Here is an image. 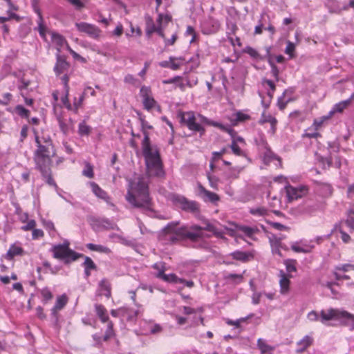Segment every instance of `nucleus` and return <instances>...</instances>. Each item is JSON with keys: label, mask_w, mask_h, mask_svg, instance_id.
I'll use <instances>...</instances> for the list:
<instances>
[{"label": "nucleus", "mask_w": 354, "mask_h": 354, "mask_svg": "<svg viewBox=\"0 0 354 354\" xmlns=\"http://www.w3.org/2000/svg\"><path fill=\"white\" fill-rule=\"evenodd\" d=\"M142 131L144 135L142 141V150L145 158L147 174L149 177H163L165 171L158 148L151 145L149 133L147 129H151V126L145 119L140 118Z\"/></svg>", "instance_id": "nucleus-1"}, {"label": "nucleus", "mask_w": 354, "mask_h": 354, "mask_svg": "<svg viewBox=\"0 0 354 354\" xmlns=\"http://www.w3.org/2000/svg\"><path fill=\"white\" fill-rule=\"evenodd\" d=\"M125 198L133 207L140 208L145 212L153 211L148 185L143 178L138 177L129 180Z\"/></svg>", "instance_id": "nucleus-2"}, {"label": "nucleus", "mask_w": 354, "mask_h": 354, "mask_svg": "<svg viewBox=\"0 0 354 354\" xmlns=\"http://www.w3.org/2000/svg\"><path fill=\"white\" fill-rule=\"evenodd\" d=\"M178 222H171L164 227L160 237L165 241L171 243H176L183 238H187L195 241L203 237V232H201V227L198 225H193L189 230L185 227H178Z\"/></svg>", "instance_id": "nucleus-3"}, {"label": "nucleus", "mask_w": 354, "mask_h": 354, "mask_svg": "<svg viewBox=\"0 0 354 354\" xmlns=\"http://www.w3.org/2000/svg\"><path fill=\"white\" fill-rule=\"evenodd\" d=\"M35 141L37 145V149L34 153L36 167L51 165L55 150L50 135L44 132L39 135L35 131Z\"/></svg>", "instance_id": "nucleus-4"}, {"label": "nucleus", "mask_w": 354, "mask_h": 354, "mask_svg": "<svg viewBox=\"0 0 354 354\" xmlns=\"http://www.w3.org/2000/svg\"><path fill=\"white\" fill-rule=\"evenodd\" d=\"M339 321L342 325L349 327L351 330H354V315L338 308H329L320 312V322L326 324L330 320Z\"/></svg>", "instance_id": "nucleus-5"}, {"label": "nucleus", "mask_w": 354, "mask_h": 354, "mask_svg": "<svg viewBox=\"0 0 354 354\" xmlns=\"http://www.w3.org/2000/svg\"><path fill=\"white\" fill-rule=\"evenodd\" d=\"M171 15L169 13H159L156 19V24L153 18L149 15L145 17L146 34L151 36L156 32L162 38H165L164 29L171 21Z\"/></svg>", "instance_id": "nucleus-6"}, {"label": "nucleus", "mask_w": 354, "mask_h": 354, "mask_svg": "<svg viewBox=\"0 0 354 354\" xmlns=\"http://www.w3.org/2000/svg\"><path fill=\"white\" fill-rule=\"evenodd\" d=\"M70 243L68 240H65L63 243L53 245L51 252L55 259L62 260L64 263L68 264L72 261H76L79 257H83L71 250L69 247Z\"/></svg>", "instance_id": "nucleus-7"}, {"label": "nucleus", "mask_w": 354, "mask_h": 354, "mask_svg": "<svg viewBox=\"0 0 354 354\" xmlns=\"http://www.w3.org/2000/svg\"><path fill=\"white\" fill-rule=\"evenodd\" d=\"M198 117L199 118L200 122L204 123L205 124L212 126L214 127H217L219 129H221V131L229 133L232 138V142H234L236 144L240 143L241 145H245L244 139L241 136H236V131L232 128H231L230 126L225 125V124H223L222 123L209 120L207 118H206L205 116H203L201 114H199L198 115Z\"/></svg>", "instance_id": "nucleus-8"}, {"label": "nucleus", "mask_w": 354, "mask_h": 354, "mask_svg": "<svg viewBox=\"0 0 354 354\" xmlns=\"http://www.w3.org/2000/svg\"><path fill=\"white\" fill-rule=\"evenodd\" d=\"M172 203L182 210L192 214L199 212V205L194 201H189L184 196L174 194L171 196Z\"/></svg>", "instance_id": "nucleus-9"}, {"label": "nucleus", "mask_w": 354, "mask_h": 354, "mask_svg": "<svg viewBox=\"0 0 354 354\" xmlns=\"http://www.w3.org/2000/svg\"><path fill=\"white\" fill-rule=\"evenodd\" d=\"M90 225L91 228L95 232H98L103 230H117L120 231V229L118 225L113 221L107 218H91L90 220Z\"/></svg>", "instance_id": "nucleus-10"}, {"label": "nucleus", "mask_w": 354, "mask_h": 354, "mask_svg": "<svg viewBox=\"0 0 354 354\" xmlns=\"http://www.w3.org/2000/svg\"><path fill=\"white\" fill-rule=\"evenodd\" d=\"M181 120L189 130L194 132H198L201 135H203L205 133V129L200 123L196 122L194 113L187 112L183 113Z\"/></svg>", "instance_id": "nucleus-11"}, {"label": "nucleus", "mask_w": 354, "mask_h": 354, "mask_svg": "<svg viewBox=\"0 0 354 354\" xmlns=\"http://www.w3.org/2000/svg\"><path fill=\"white\" fill-rule=\"evenodd\" d=\"M75 26L78 31L86 33L90 37L97 39L101 34V30L96 26L86 22L76 23Z\"/></svg>", "instance_id": "nucleus-12"}, {"label": "nucleus", "mask_w": 354, "mask_h": 354, "mask_svg": "<svg viewBox=\"0 0 354 354\" xmlns=\"http://www.w3.org/2000/svg\"><path fill=\"white\" fill-rule=\"evenodd\" d=\"M308 189L305 185H299L297 187L286 186V192L288 201L297 200L301 198L308 193Z\"/></svg>", "instance_id": "nucleus-13"}, {"label": "nucleus", "mask_w": 354, "mask_h": 354, "mask_svg": "<svg viewBox=\"0 0 354 354\" xmlns=\"http://www.w3.org/2000/svg\"><path fill=\"white\" fill-rule=\"evenodd\" d=\"M140 94L142 98V103L145 109L150 111L156 106V102L151 96V89L149 87L145 86H142L140 91Z\"/></svg>", "instance_id": "nucleus-14"}, {"label": "nucleus", "mask_w": 354, "mask_h": 354, "mask_svg": "<svg viewBox=\"0 0 354 354\" xmlns=\"http://www.w3.org/2000/svg\"><path fill=\"white\" fill-rule=\"evenodd\" d=\"M142 312L143 308L141 306H137L136 308L124 307L122 319H126L128 322H135Z\"/></svg>", "instance_id": "nucleus-15"}, {"label": "nucleus", "mask_w": 354, "mask_h": 354, "mask_svg": "<svg viewBox=\"0 0 354 354\" xmlns=\"http://www.w3.org/2000/svg\"><path fill=\"white\" fill-rule=\"evenodd\" d=\"M220 22L213 18H209L202 25L203 32L205 34H212L216 32L220 28Z\"/></svg>", "instance_id": "nucleus-16"}, {"label": "nucleus", "mask_w": 354, "mask_h": 354, "mask_svg": "<svg viewBox=\"0 0 354 354\" xmlns=\"http://www.w3.org/2000/svg\"><path fill=\"white\" fill-rule=\"evenodd\" d=\"M313 241H310L309 243H304L302 241L300 242H295L291 244V249L292 251L298 253H310L312 252L313 249L315 248V245L312 244Z\"/></svg>", "instance_id": "nucleus-17"}, {"label": "nucleus", "mask_w": 354, "mask_h": 354, "mask_svg": "<svg viewBox=\"0 0 354 354\" xmlns=\"http://www.w3.org/2000/svg\"><path fill=\"white\" fill-rule=\"evenodd\" d=\"M68 297L66 294H62L57 297L55 304L51 309V315L56 320L57 319L58 311L62 310L68 303Z\"/></svg>", "instance_id": "nucleus-18"}, {"label": "nucleus", "mask_w": 354, "mask_h": 354, "mask_svg": "<svg viewBox=\"0 0 354 354\" xmlns=\"http://www.w3.org/2000/svg\"><path fill=\"white\" fill-rule=\"evenodd\" d=\"M198 196L205 201V202H211L215 203L219 200L218 196L209 190H207L203 186L199 185L198 187Z\"/></svg>", "instance_id": "nucleus-19"}, {"label": "nucleus", "mask_w": 354, "mask_h": 354, "mask_svg": "<svg viewBox=\"0 0 354 354\" xmlns=\"http://www.w3.org/2000/svg\"><path fill=\"white\" fill-rule=\"evenodd\" d=\"M270 212H272L277 215L280 214L279 211L272 210L264 206H255L249 209L250 214L256 217H265L269 214Z\"/></svg>", "instance_id": "nucleus-20"}, {"label": "nucleus", "mask_w": 354, "mask_h": 354, "mask_svg": "<svg viewBox=\"0 0 354 354\" xmlns=\"http://www.w3.org/2000/svg\"><path fill=\"white\" fill-rule=\"evenodd\" d=\"M348 232V228L347 225H344L343 222L341 221L340 222H339L338 223H336L334 225L332 232H339V234H341L340 237H341L342 241L344 243H347L351 241V236H349V234H348V232Z\"/></svg>", "instance_id": "nucleus-21"}, {"label": "nucleus", "mask_w": 354, "mask_h": 354, "mask_svg": "<svg viewBox=\"0 0 354 354\" xmlns=\"http://www.w3.org/2000/svg\"><path fill=\"white\" fill-rule=\"evenodd\" d=\"M90 186L91 187V189H92L93 194L97 197H98L101 199H103L107 203L113 206V204L110 202V197L108 196L106 192L105 191H104L102 189H101L97 183H95V182H91Z\"/></svg>", "instance_id": "nucleus-22"}, {"label": "nucleus", "mask_w": 354, "mask_h": 354, "mask_svg": "<svg viewBox=\"0 0 354 354\" xmlns=\"http://www.w3.org/2000/svg\"><path fill=\"white\" fill-rule=\"evenodd\" d=\"M24 254V249L18 243L12 244L7 253L6 254V259L12 260L16 256H22Z\"/></svg>", "instance_id": "nucleus-23"}, {"label": "nucleus", "mask_w": 354, "mask_h": 354, "mask_svg": "<svg viewBox=\"0 0 354 354\" xmlns=\"http://www.w3.org/2000/svg\"><path fill=\"white\" fill-rule=\"evenodd\" d=\"M353 97L354 93H353L350 98H348V100H343L342 102H339V103L335 104L332 108V109L328 112L331 117L336 113L343 112V111L350 105L351 100L353 99Z\"/></svg>", "instance_id": "nucleus-24"}, {"label": "nucleus", "mask_w": 354, "mask_h": 354, "mask_svg": "<svg viewBox=\"0 0 354 354\" xmlns=\"http://www.w3.org/2000/svg\"><path fill=\"white\" fill-rule=\"evenodd\" d=\"M68 63L59 55L57 56V62L54 66V71L57 75H60L68 68Z\"/></svg>", "instance_id": "nucleus-25"}, {"label": "nucleus", "mask_w": 354, "mask_h": 354, "mask_svg": "<svg viewBox=\"0 0 354 354\" xmlns=\"http://www.w3.org/2000/svg\"><path fill=\"white\" fill-rule=\"evenodd\" d=\"M156 277L157 278L162 279L164 281L169 283H183L184 281L183 279L178 277L175 274H166L163 273L162 270H161V272H158L156 274Z\"/></svg>", "instance_id": "nucleus-26"}, {"label": "nucleus", "mask_w": 354, "mask_h": 354, "mask_svg": "<svg viewBox=\"0 0 354 354\" xmlns=\"http://www.w3.org/2000/svg\"><path fill=\"white\" fill-rule=\"evenodd\" d=\"M263 145H265L266 151L263 154V162L266 165L270 164L272 161L277 160L279 164H281L280 158L275 155L268 147L266 142L263 141Z\"/></svg>", "instance_id": "nucleus-27"}, {"label": "nucleus", "mask_w": 354, "mask_h": 354, "mask_svg": "<svg viewBox=\"0 0 354 354\" xmlns=\"http://www.w3.org/2000/svg\"><path fill=\"white\" fill-rule=\"evenodd\" d=\"M50 165L39 166L36 167L41 173L42 176L46 180V182L50 185L56 186V184L51 176Z\"/></svg>", "instance_id": "nucleus-28"}, {"label": "nucleus", "mask_w": 354, "mask_h": 354, "mask_svg": "<svg viewBox=\"0 0 354 354\" xmlns=\"http://www.w3.org/2000/svg\"><path fill=\"white\" fill-rule=\"evenodd\" d=\"M239 232L243 233L245 236L254 240V236L259 230L257 227H250L247 225H239L238 227Z\"/></svg>", "instance_id": "nucleus-29"}, {"label": "nucleus", "mask_w": 354, "mask_h": 354, "mask_svg": "<svg viewBox=\"0 0 354 354\" xmlns=\"http://www.w3.org/2000/svg\"><path fill=\"white\" fill-rule=\"evenodd\" d=\"M290 279L288 276L283 272H280V292L281 294L285 295L287 294L289 291L290 286Z\"/></svg>", "instance_id": "nucleus-30"}, {"label": "nucleus", "mask_w": 354, "mask_h": 354, "mask_svg": "<svg viewBox=\"0 0 354 354\" xmlns=\"http://www.w3.org/2000/svg\"><path fill=\"white\" fill-rule=\"evenodd\" d=\"M313 342V339L309 336H304L300 341L297 342L298 348H297V353H302L307 348H308Z\"/></svg>", "instance_id": "nucleus-31"}, {"label": "nucleus", "mask_w": 354, "mask_h": 354, "mask_svg": "<svg viewBox=\"0 0 354 354\" xmlns=\"http://www.w3.org/2000/svg\"><path fill=\"white\" fill-rule=\"evenodd\" d=\"M317 191L323 197H328L333 192V187L328 183H321L317 186Z\"/></svg>", "instance_id": "nucleus-32"}, {"label": "nucleus", "mask_w": 354, "mask_h": 354, "mask_svg": "<svg viewBox=\"0 0 354 354\" xmlns=\"http://www.w3.org/2000/svg\"><path fill=\"white\" fill-rule=\"evenodd\" d=\"M344 225H347L348 232H354V209H351L347 212V218L346 220L342 221Z\"/></svg>", "instance_id": "nucleus-33"}, {"label": "nucleus", "mask_w": 354, "mask_h": 354, "mask_svg": "<svg viewBox=\"0 0 354 354\" xmlns=\"http://www.w3.org/2000/svg\"><path fill=\"white\" fill-rule=\"evenodd\" d=\"M95 313L102 322L105 323L109 321V318L107 315V310L104 306L101 304H95Z\"/></svg>", "instance_id": "nucleus-34"}, {"label": "nucleus", "mask_w": 354, "mask_h": 354, "mask_svg": "<svg viewBox=\"0 0 354 354\" xmlns=\"http://www.w3.org/2000/svg\"><path fill=\"white\" fill-rule=\"evenodd\" d=\"M86 248L91 250L100 253H104V254H110L111 252V250L110 248H109L106 246L102 245H97L94 243H87L86 245Z\"/></svg>", "instance_id": "nucleus-35"}, {"label": "nucleus", "mask_w": 354, "mask_h": 354, "mask_svg": "<svg viewBox=\"0 0 354 354\" xmlns=\"http://www.w3.org/2000/svg\"><path fill=\"white\" fill-rule=\"evenodd\" d=\"M99 291L101 295H104L107 298L111 297V286L106 279H102L99 283Z\"/></svg>", "instance_id": "nucleus-36"}, {"label": "nucleus", "mask_w": 354, "mask_h": 354, "mask_svg": "<svg viewBox=\"0 0 354 354\" xmlns=\"http://www.w3.org/2000/svg\"><path fill=\"white\" fill-rule=\"evenodd\" d=\"M250 119V115L242 113L241 111H237L233 115H232L230 121L233 125H236L239 122H244Z\"/></svg>", "instance_id": "nucleus-37"}, {"label": "nucleus", "mask_w": 354, "mask_h": 354, "mask_svg": "<svg viewBox=\"0 0 354 354\" xmlns=\"http://www.w3.org/2000/svg\"><path fill=\"white\" fill-rule=\"evenodd\" d=\"M234 259L239 260L243 262H246L249 260L250 257H252L250 253L246 252H242L239 250H236L230 254Z\"/></svg>", "instance_id": "nucleus-38"}, {"label": "nucleus", "mask_w": 354, "mask_h": 354, "mask_svg": "<svg viewBox=\"0 0 354 354\" xmlns=\"http://www.w3.org/2000/svg\"><path fill=\"white\" fill-rule=\"evenodd\" d=\"M257 347L261 351V354H266L269 351H273L274 347L268 345L266 341L263 339L259 338L257 340Z\"/></svg>", "instance_id": "nucleus-39"}, {"label": "nucleus", "mask_w": 354, "mask_h": 354, "mask_svg": "<svg viewBox=\"0 0 354 354\" xmlns=\"http://www.w3.org/2000/svg\"><path fill=\"white\" fill-rule=\"evenodd\" d=\"M92 128L86 124V122L84 120L78 124V134L82 136H88L91 132Z\"/></svg>", "instance_id": "nucleus-40"}, {"label": "nucleus", "mask_w": 354, "mask_h": 354, "mask_svg": "<svg viewBox=\"0 0 354 354\" xmlns=\"http://www.w3.org/2000/svg\"><path fill=\"white\" fill-rule=\"evenodd\" d=\"M261 123H266V122L270 123L271 125V129H272V132L275 131L277 120L274 117H273L269 114L266 115L263 113L261 115Z\"/></svg>", "instance_id": "nucleus-41"}, {"label": "nucleus", "mask_w": 354, "mask_h": 354, "mask_svg": "<svg viewBox=\"0 0 354 354\" xmlns=\"http://www.w3.org/2000/svg\"><path fill=\"white\" fill-rule=\"evenodd\" d=\"M37 28L35 29L38 30L39 35L42 39L46 40V33L48 28L44 23L43 17H39V19L37 20Z\"/></svg>", "instance_id": "nucleus-42"}, {"label": "nucleus", "mask_w": 354, "mask_h": 354, "mask_svg": "<svg viewBox=\"0 0 354 354\" xmlns=\"http://www.w3.org/2000/svg\"><path fill=\"white\" fill-rule=\"evenodd\" d=\"M273 93L266 92V94L259 93V96L261 98V104L265 109H268L273 98Z\"/></svg>", "instance_id": "nucleus-43"}, {"label": "nucleus", "mask_w": 354, "mask_h": 354, "mask_svg": "<svg viewBox=\"0 0 354 354\" xmlns=\"http://www.w3.org/2000/svg\"><path fill=\"white\" fill-rule=\"evenodd\" d=\"M109 237L113 241L119 242L125 245H130L131 244L130 241L127 240L126 238H124V236L119 234L111 233L109 235Z\"/></svg>", "instance_id": "nucleus-44"}, {"label": "nucleus", "mask_w": 354, "mask_h": 354, "mask_svg": "<svg viewBox=\"0 0 354 354\" xmlns=\"http://www.w3.org/2000/svg\"><path fill=\"white\" fill-rule=\"evenodd\" d=\"M39 292L42 297V302L44 304L48 303L53 297L52 292L47 287L43 288L42 289L40 290Z\"/></svg>", "instance_id": "nucleus-45"}, {"label": "nucleus", "mask_w": 354, "mask_h": 354, "mask_svg": "<svg viewBox=\"0 0 354 354\" xmlns=\"http://www.w3.org/2000/svg\"><path fill=\"white\" fill-rule=\"evenodd\" d=\"M51 37L53 41L59 47H62L66 42L64 37L58 33L52 32Z\"/></svg>", "instance_id": "nucleus-46"}, {"label": "nucleus", "mask_w": 354, "mask_h": 354, "mask_svg": "<svg viewBox=\"0 0 354 354\" xmlns=\"http://www.w3.org/2000/svg\"><path fill=\"white\" fill-rule=\"evenodd\" d=\"M288 92V90H285L282 95L278 98L277 106L280 110H283L286 108L287 104L291 100L290 98L286 100H284L285 95Z\"/></svg>", "instance_id": "nucleus-47"}, {"label": "nucleus", "mask_w": 354, "mask_h": 354, "mask_svg": "<svg viewBox=\"0 0 354 354\" xmlns=\"http://www.w3.org/2000/svg\"><path fill=\"white\" fill-rule=\"evenodd\" d=\"M169 60L171 61L169 68H171L174 71H176V70L178 69L181 65L180 63L176 62V61H178V60L184 61L185 59L183 58L182 57H176L171 56V57H169Z\"/></svg>", "instance_id": "nucleus-48"}, {"label": "nucleus", "mask_w": 354, "mask_h": 354, "mask_svg": "<svg viewBox=\"0 0 354 354\" xmlns=\"http://www.w3.org/2000/svg\"><path fill=\"white\" fill-rule=\"evenodd\" d=\"M243 52L248 54L251 57L255 59H261L262 57L259 55V53L254 48L247 46L244 48Z\"/></svg>", "instance_id": "nucleus-49"}, {"label": "nucleus", "mask_w": 354, "mask_h": 354, "mask_svg": "<svg viewBox=\"0 0 354 354\" xmlns=\"http://www.w3.org/2000/svg\"><path fill=\"white\" fill-rule=\"evenodd\" d=\"M244 167L236 166L231 167L229 169V177L232 178H237L239 174L243 170Z\"/></svg>", "instance_id": "nucleus-50"}, {"label": "nucleus", "mask_w": 354, "mask_h": 354, "mask_svg": "<svg viewBox=\"0 0 354 354\" xmlns=\"http://www.w3.org/2000/svg\"><path fill=\"white\" fill-rule=\"evenodd\" d=\"M226 149L223 148L220 151H214L212 152V158L210 162V167L212 169L214 167L213 162H215L221 158V156H223L226 153Z\"/></svg>", "instance_id": "nucleus-51"}, {"label": "nucleus", "mask_w": 354, "mask_h": 354, "mask_svg": "<svg viewBox=\"0 0 354 354\" xmlns=\"http://www.w3.org/2000/svg\"><path fill=\"white\" fill-rule=\"evenodd\" d=\"M330 118L331 115L328 113L326 115L315 119L313 122V126H315V129H318L325 121L329 120Z\"/></svg>", "instance_id": "nucleus-52"}, {"label": "nucleus", "mask_w": 354, "mask_h": 354, "mask_svg": "<svg viewBox=\"0 0 354 354\" xmlns=\"http://www.w3.org/2000/svg\"><path fill=\"white\" fill-rule=\"evenodd\" d=\"M335 270L336 271H342L344 272H348L351 270H354V264H351V263L339 264L335 267Z\"/></svg>", "instance_id": "nucleus-53"}, {"label": "nucleus", "mask_w": 354, "mask_h": 354, "mask_svg": "<svg viewBox=\"0 0 354 354\" xmlns=\"http://www.w3.org/2000/svg\"><path fill=\"white\" fill-rule=\"evenodd\" d=\"M238 30V27L235 23L233 21H229L227 22V37L230 35H235L236 30Z\"/></svg>", "instance_id": "nucleus-54"}, {"label": "nucleus", "mask_w": 354, "mask_h": 354, "mask_svg": "<svg viewBox=\"0 0 354 354\" xmlns=\"http://www.w3.org/2000/svg\"><path fill=\"white\" fill-rule=\"evenodd\" d=\"M15 111L22 118H28L29 117L30 111L22 105H17L15 107Z\"/></svg>", "instance_id": "nucleus-55"}, {"label": "nucleus", "mask_w": 354, "mask_h": 354, "mask_svg": "<svg viewBox=\"0 0 354 354\" xmlns=\"http://www.w3.org/2000/svg\"><path fill=\"white\" fill-rule=\"evenodd\" d=\"M41 222H42L43 226L45 227V229L47 231H48L50 234H51L52 232H55V225H54V223H53V221H51L50 220L42 219Z\"/></svg>", "instance_id": "nucleus-56"}, {"label": "nucleus", "mask_w": 354, "mask_h": 354, "mask_svg": "<svg viewBox=\"0 0 354 354\" xmlns=\"http://www.w3.org/2000/svg\"><path fill=\"white\" fill-rule=\"evenodd\" d=\"M286 49H285V53L288 55L290 56V58H292L294 57L295 55H294V52H295V45L294 43L290 41H287L286 42Z\"/></svg>", "instance_id": "nucleus-57"}, {"label": "nucleus", "mask_w": 354, "mask_h": 354, "mask_svg": "<svg viewBox=\"0 0 354 354\" xmlns=\"http://www.w3.org/2000/svg\"><path fill=\"white\" fill-rule=\"evenodd\" d=\"M83 266L85 270H96L97 267L93 261L88 257H85Z\"/></svg>", "instance_id": "nucleus-58"}, {"label": "nucleus", "mask_w": 354, "mask_h": 354, "mask_svg": "<svg viewBox=\"0 0 354 354\" xmlns=\"http://www.w3.org/2000/svg\"><path fill=\"white\" fill-rule=\"evenodd\" d=\"M230 148L235 155L239 156H245V152L240 148L238 144H236L234 142H231Z\"/></svg>", "instance_id": "nucleus-59"}, {"label": "nucleus", "mask_w": 354, "mask_h": 354, "mask_svg": "<svg viewBox=\"0 0 354 354\" xmlns=\"http://www.w3.org/2000/svg\"><path fill=\"white\" fill-rule=\"evenodd\" d=\"M114 335V331H113V324L112 322H109L107 325V328L105 332V335L104 336V339L105 341L108 340L111 337H112Z\"/></svg>", "instance_id": "nucleus-60"}, {"label": "nucleus", "mask_w": 354, "mask_h": 354, "mask_svg": "<svg viewBox=\"0 0 354 354\" xmlns=\"http://www.w3.org/2000/svg\"><path fill=\"white\" fill-rule=\"evenodd\" d=\"M262 84L263 86L267 85L269 87V89L267 91L268 93H274V91L276 90V86L274 82L268 80V79H263L262 80Z\"/></svg>", "instance_id": "nucleus-61"}, {"label": "nucleus", "mask_w": 354, "mask_h": 354, "mask_svg": "<svg viewBox=\"0 0 354 354\" xmlns=\"http://www.w3.org/2000/svg\"><path fill=\"white\" fill-rule=\"evenodd\" d=\"M64 95L61 97V101L65 107L68 109H72V106L68 100L69 90H64Z\"/></svg>", "instance_id": "nucleus-62"}, {"label": "nucleus", "mask_w": 354, "mask_h": 354, "mask_svg": "<svg viewBox=\"0 0 354 354\" xmlns=\"http://www.w3.org/2000/svg\"><path fill=\"white\" fill-rule=\"evenodd\" d=\"M269 64L271 67L270 73L272 74V76L274 78L275 82H278L279 80V71L277 66L272 61L270 60Z\"/></svg>", "instance_id": "nucleus-63"}, {"label": "nucleus", "mask_w": 354, "mask_h": 354, "mask_svg": "<svg viewBox=\"0 0 354 354\" xmlns=\"http://www.w3.org/2000/svg\"><path fill=\"white\" fill-rule=\"evenodd\" d=\"M12 95L10 93H5L2 95V98L0 99V104L1 105H8L11 100H12Z\"/></svg>", "instance_id": "nucleus-64"}]
</instances>
